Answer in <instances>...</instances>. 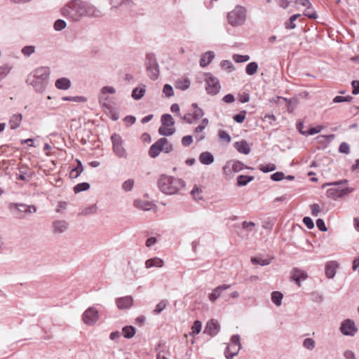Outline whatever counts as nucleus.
Masks as SVG:
<instances>
[{
  "label": "nucleus",
  "instance_id": "nucleus-1",
  "mask_svg": "<svg viewBox=\"0 0 359 359\" xmlns=\"http://www.w3.org/2000/svg\"><path fill=\"white\" fill-rule=\"evenodd\" d=\"M62 15L73 22H79L82 18H100L102 12L93 4L81 0H73L62 9Z\"/></svg>",
  "mask_w": 359,
  "mask_h": 359
},
{
  "label": "nucleus",
  "instance_id": "nucleus-2",
  "mask_svg": "<svg viewBox=\"0 0 359 359\" xmlns=\"http://www.w3.org/2000/svg\"><path fill=\"white\" fill-rule=\"evenodd\" d=\"M50 69L46 67H39L32 70L26 78V83L39 93L45 91L48 83Z\"/></svg>",
  "mask_w": 359,
  "mask_h": 359
},
{
  "label": "nucleus",
  "instance_id": "nucleus-3",
  "mask_svg": "<svg viewBox=\"0 0 359 359\" xmlns=\"http://www.w3.org/2000/svg\"><path fill=\"white\" fill-rule=\"evenodd\" d=\"M157 185L159 190L164 194L175 195L185 187V182L180 178L161 175L157 181Z\"/></svg>",
  "mask_w": 359,
  "mask_h": 359
},
{
  "label": "nucleus",
  "instance_id": "nucleus-4",
  "mask_svg": "<svg viewBox=\"0 0 359 359\" xmlns=\"http://www.w3.org/2000/svg\"><path fill=\"white\" fill-rule=\"evenodd\" d=\"M227 21L232 27H240L246 21V9L241 6H236L227 14Z\"/></svg>",
  "mask_w": 359,
  "mask_h": 359
},
{
  "label": "nucleus",
  "instance_id": "nucleus-5",
  "mask_svg": "<svg viewBox=\"0 0 359 359\" xmlns=\"http://www.w3.org/2000/svg\"><path fill=\"white\" fill-rule=\"evenodd\" d=\"M111 141L112 143V150L114 154L118 158L127 159L128 154L123 147V140L120 135L114 133L111 136Z\"/></svg>",
  "mask_w": 359,
  "mask_h": 359
},
{
  "label": "nucleus",
  "instance_id": "nucleus-6",
  "mask_svg": "<svg viewBox=\"0 0 359 359\" xmlns=\"http://www.w3.org/2000/svg\"><path fill=\"white\" fill-rule=\"evenodd\" d=\"M174 125L175 121L172 116L168 114H163L161 116V126L158 128V133L163 136L172 135L175 133Z\"/></svg>",
  "mask_w": 359,
  "mask_h": 359
},
{
  "label": "nucleus",
  "instance_id": "nucleus-7",
  "mask_svg": "<svg viewBox=\"0 0 359 359\" xmlns=\"http://www.w3.org/2000/svg\"><path fill=\"white\" fill-rule=\"evenodd\" d=\"M241 337L238 334H234L231 337L230 342L228 344L224 354L227 359H233L241 348Z\"/></svg>",
  "mask_w": 359,
  "mask_h": 359
},
{
  "label": "nucleus",
  "instance_id": "nucleus-8",
  "mask_svg": "<svg viewBox=\"0 0 359 359\" xmlns=\"http://www.w3.org/2000/svg\"><path fill=\"white\" fill-rule=\"evenodd\" d=\"M146 65L149 78L151 80L157 79L159 76V69L154 55L148 54L147 55Z\"/></svg>",
  "mask_w": 359,
  "mask_h": 359
},
{
  "label": "nucleus",
  "instance_id": "nucleus-9",
  "mask_svg": "<svg viewBox=\"0 0 359 359\" xmlns=\"http://www.w3.org/2000/svg\"><path fill=\"white\" fill-rule=\"evenodd\" d=\"M205 81V90L208 94L215 95L219 92L221 86L217 78L213 76L210 74H207Z\"/></svg>",
  "mask_w": 359,
  "mask_h": 359
},
{
  "label": "nucleus",
  "instance_id": "nucleus-10",
  "mask_svg": "<svg viewBox=\"0 0 359 359\" xmlns=\"http://www.w3.org/2000/svg\"><path fill=\"white\" fill-rule=\"evenodd\" d=\"M98 318V311L95 307H89L82 316L83 323L88 325H94L97 321Z\"/></svg>",
  "mask_w": 359,
  "mask_h": 359
},
{
  "label": "nucleus",
  "instance_id": "nucleus-11",
  "mask_svg": "<svg viewBox=\"0 0 359 359\" xmlns=\"http://www.w3.org/2000/svg\"><path fill=\"white\" fill-rule=\"evenodd\" d=\"M340 331L344 335L353 337L356 334L358 329L354 321L346 319L341 322Z\"/></svg>",
  "mask_w": 359,
  "mask_h": 359
},
{
  "label": "nucleus",
  "instance_id": "nucleus-12",
  "mask_svg": "<svg viewBox=\"0 0 359 359\" xmlns=\"http://www.w3.org/2000/svg\"><path fill=\"white\" fill-rule=\"evenodd\" d=\"M353 191V189L346 187L344 189L341 188H330L328 189L326 191V195L329 198H332L333 199H337L341 198L344 195H346Z\"/></svg>",
  "mask_w": 359,
  "mask_h": 359
},
{
  "label": "nucleus",
  "instance_id": "nucleus-13",
  "mask_svg": "<svg viewBox=\"0 0 359 359\" xmlns=\"http://www.w3.org/2000/svg\"><path fill=\"white\" fill-rule=\"evenodd\" d=\"M220 330V326L218 322L215 320H210L205 325L204 333L210 335L215 336Z\"/></svg>",
  "mask_w": 359,
  "mask_h": 359
},
{
  "label": "nucleus",
  "instance_id": "nucleus-14",
  "mask_svg": "<svg viewBox=\"0 0 359 359\" xmlns=\"http://www.w3.org/2000/svg\"><path fill=\"white\" fill-rule=\"evenodd\" d=\"M231 287V285L224 284L219 285L212 290V292L209 294L208 299L211 302H215L221 295L224 290H228Z\"/></svg>",
  "mask_w": 359,
  "mask_h": 359
},
{
  "label": "nucleus",
  "instance_id": "nucleus-15",
  "mask_svg": "<svg viewBox=\"0 0 359 359\" xmlns=\"http://www.w3.org/2000/svg\"><path fill=\"white\" fill-rule=\"evenodd\" d=\"M154 144H157V148L158 149H160V152L164 151L165 153L168 154L172 151V145L165 137L160 138Z\"/></svg>",
  "mask_w": 359,
  "mask_h": 359
},
{
  "label": "nucleus",
  "instance_id": "nucleus-16",
  "mask_svg": "<svg viewBox=\"0 0 359 359\" xmlns=\"http://www.w3.org/2000/svg\"><path fill=\"white\" fill-rule=\"evenodd\" d=\"M133 303L131 296H126L116 299V306L119 309H126L130 308Z\"/></svg>",
  "mask_w": 359,
  "mask_h": 359
},
{
  "label": "nucleus",
  "instance_id": "nucleus-17",
  "mask_svg": "<svg viewBox=\"0 0 359 359\" xmlns=\"http://www.w3.org/2000/svg\"><path fill=\"white\" fill-rule=\"evenodd\" d=\"M22 121V115L20 113L11 115L8 121V126L11 130H16L20 127Z\"/></svg>",
  "mask_w": 359,
  "mask_h": 359
},
{
  "label": "nucleus",
  "instance_id": "nucleus-18",
  "mask_svg": "<svg viewBox=\"0 0 359 359\" xmlns=\"http://www.w3.org/2000/svg\"><path fill=\"white\" fill-rule=\"evenodd\" d=\"M307 275L305 271L294 269L291 273V278L298 285H300L302 281L306 280Z\"/></svg>",
  "mask_w": 359,
  "mask_h": 359
},
{
  "label": "nucleus",
  "instance_id": "nucleus-19",
  "mask_svg": "<svg viewBox=\"0 0 359 359\" xmlns=\"http://www.w3.org/2000/svg\"><path fill=\"white\" fill-rule=\"evenodd\" d=\"M144 266L146 269L161 268L164 266V261L160 257H154L146 260Z\"/></svg>",
  "mask_w": 359,
  "mask_h": 359
},
{
  "label": "nucleus",
  "instance_id": "nucleus-20",
  "mask_svg": "<svg viewBox=\"0 0 359 359\" xmlns=\"http://www.w3.org/2000/svg\"><path fill=\"white\" fill-rule=\"evenodd\" d=\"M339 264L336 261H330L325 265V275L328 278H332L336 274Z\"/></svg>",
  "mask_w": 359,
  "mask_h": 359
},
{
  "label": "nucleus",
  "instance_id": "nucleus-21",
  "mask_svg": "<svg viewBox=\"0 0 359 359\" xmlns=\"http://www.w3.org/2000/svg\"><path fill=\"white\" fill-rule=\"evenodd\" d=\"M133 205L135 208L144 211L150 210L154 206L151 202L142 199H135Z\"/></svg>",
  "mask_w": 359,
  "mask_h": 359
},
{
  "label": "nucleus",
  "instance_id": "nucleus-22",
  "mask_svg": "<svg viewBox=\"0 0 359 359\" xmlns=\"http://www.w3.org/2000/svg\"><path fill=\"white\" fill-rule=\"evenodd\" d=\"M116 93V89L113 86H104L100 90V95L99 97V102H107L109 100V97L107 96V94H114Z\"/></svg>",
  "mask_w": 359,
  "mask_h": 359
},
{
  "label": "nucleus",
  "instance_id": "nucleus-23",
  "mask_svg": "<svg viewBox=\"0 0 359 359\" xmlns=\"http://www.w3.org/2000/svg\"><path fill=\"white\" fill-rule=\"evenodd\" d=\"M53 232L55 233H62L68 228V224L65 220H56L53 223Z\"/></svg>",
  "mask_w": 359,
  "mask_h": 359
},
{
  "label": "nucleus",
  "instance_id": "nucleus-24",
  "mask_svg": "<svg viewBox=\"0 0 359 359\" xmlns=\"http://www.w3.org/2000/svg\"><path fill=\"white\" fill-rule=\"evenodd\" d=\"M71 84L70 80L66 77L57 79L55 83V86L57 89L63 90H68L71 87Z\"/></svg>",
  "mask_w": 359,
  "mask_h": 359
},
{
  "label": "nucleus",
  "instance_id": "nucleus-25",
  "mask_svg": "<svg viewBox=\"0 0 359 359\" xmlns=\"http://www.w3.org/2000/svg\"><path fill=\"white\" fill-rule=\"evenodd\" d=\"M215 57V55L213 51H208L203 54L200 60L201 67H205L208 65L212 61Z\"/></svg>",
  "mask_w": 359,
  "mask_h": 359
},
{
  "label": "nucleus",
  "instance_id": "nucleus-26",
  "mask_svg": "<svg viewBox=\"0 0 359 359\" xmlns=\"http://www.w3.org/2000/svg\"><path fill=\"white\" fill-rule=\"evenodd\" d=\"M234 147L241 154H248L250 152V148L248 142L245 140L235 142Z\"/></svg>",
  "mask_w": 359,
  "mask_h": 359
},
{
  "label": "nucleus",
  "instance_id": "nucleus-27",
  "mask_svg": "<svg viewBox=\"0 0 359 359\" xmlns=\"http://www.w3.org/2000/svg\"><path fill=\"white\" fill-rule=\"evenodd\" d=\"M214 156L209 151L202 152L199 156V161L203 165H210L214 162Z\"/></svg>",
  "mask_w": 359,
  "mask_h": 359
},
{
  "label": "nucleus",
  "instance_id": "nucleus-28",
  "mask_svg": "<svg viewBox=\"0 0 359 359\" xmlns=\"http://www.w3.org/2000/svg\"><path fill=\"white\" fill-rule=\"evenodd\" d=\"M191 85V81L188 78H182L176 81L175 87L182 90H187Z\"/></svg>",
  "mask_w": 359,
  "mask_h": 359
},
{
  "label": "nucleus",
  "instance_id": "nucleus-29",
  "mask_svg": "<svg viewBox=\"0 0 359 359\" xmlns=\"http://www.w3.org/2000/svg\"><path fill=\"white\" fill-rule=\"evenodd\" d=\"M146 93L145 86L135 88L132 91V97L135 100H139L144 97Z\"/></svg>",
  "mask_w": 359,
  "mask_h": 359
},
{
  "label": "nucleus",
  "instance_id": "nucleus-30",
  "mask_svg": "<svg viewBox=\"0 0 359 359\" xmlns=\"http://www.w3.org/2000/svg\"><path fill=\"white\" fill-rule=\"evenodd\" d=\"M191 107L194 109L191 116H193L196 121H198L204 116L203 110L200 108L196 103H192Z\"/></svg>",
  "mask_w": 359,
  "mask_h": 359
},
{
  "label": "nucleus",
  "instance_id": "nucleus-31",
  "mask_svg": "<svg viewBox=\"0 0 359 359\" xmlns=\"http://www.w3.org/2000/svg\"><path fill=\"white\" fill-rule=\"evenodd\" d=\"M253 180V176L240 175L237 177V185L238 187H244Z\"/></svg>",
  "mask_w": 359,
  "mask_h": 359
},
{
  "label": "nucleus",
  "instance_id": "nucleus-32",
  "mask_svg": "<svg viewBox=\"0 0 359 359\" xmlns=\"http://www.w3.org/2000/svg\"><path fill=\"white\" fill-rule=\"evenodd\" d=\"M76 162L78 163V165L76 168L72 169L69 174L70 177L72 179L77 178L83 170L81 162L79 160H76Z\"/></svg>",
  "mask_w": 359,
  "mask_h": 359
},
{
  "label": "nucleus",
  "instance_id": "nucleus-33",
  "mask_svg": "<svg viewBox=\"0 0 359 359\" xmlns=\"http://www.w3.org/2000/svg\"><path fill=\"white\" fill-rule=\"evenodd\" d=\"M13 69V66L8 63L0 67V81L5 79Z\"/></svg>",
  "mask_w": 359,
  "mask_h": 359
},
{
  "label": "nucleus",
  "instance_id": "nucleus-34",
  "mask_svg": "<svg viewBox=\"0 0 359 359\" xmlns=\"http://www.w3.org/2000/svg\"><path fill=\"white\" fill-rule=\"evenodd\" d=\"M191 195L196 201H201L203 198L202 189L196 185H195L193 189L191 191Z\"/></svg>",
  "mask_w": 359,
  "mask_h": 359
},
{
  "label": "nucleus",
  "instance_id": "nucleus-35",
  "mask_svg": "<svg viewBox=\"0 0 359 359\" xmlns=\"http://www.w3.org/2000/svg\"><path fill=\"white\" fill-rule=\"evenodd\" d=\"M283 294L278 291H274L271 293V301L277 306H280L282 304Z\"/></svg>",
  "mask_w": 359,
  "mask_h": 359
},
{
  "label": "nucleus",
  "instance_id": "nucleus-36",
  "mask_svg": "<svg viewBox=\"0 0 359 359\" xmlns=\"http://www.w3.org/2000/svg\"><path fill=\"white\" fill-rule=\"evenodd\" d=\"M258 70V65L255 62H250L247 65L245 72L248 75L252 76L257 73Z\"/></svg>",
  "mask_w": 359,
  "mask_h": 359
},
{
  "label": "nucleus",
  "instance_id": "nucleus-37",
  "mask_svg": "<svg viewBox=\"0 0 359 359\" xmlns=\"http://www.w3.org/2000/svg\"><path fill=\"white\" fill-rule=\"evenodd\" d=\"M62 100L74 102H86L88 99L84 96H65L62 97Z\"/></svg>",
  "mask_w": 359,
  "mask_h": 359
},
{
  "label": "nucleus",
  "instance_id": "nucleus-38",
  "mask_svg": "<svg viewBox=\"0 0 359 359\" xmlns=\"http://www.w3.org/2000/svg\"><path fill=\"white\" fill-rule=\"evenodd\" d=\"M122 334L125 338H132L135 334V329L133 326H126L122 329Z\"/></svg>",
  "mask_w": 359,
  "mask_h": 359
},
{
  "label": "nucleus",
  "instance_id": "nucleus-39",
  "mask_svg": "<svg viewBox=\"0 0 359 359\" xmlns=\"http://www.w3.org/2000/svg\"><path fill=\"white\" fill-rule=\"evenodd\" d=\"M229 161L231 165V169L233 170L234 172H238L245 168L244 164L239 161L232 160ZM246 168H248V167H246Z\"/></svg>",
  "mask_w": 359,
  "mask_h": 359
},
{
  "label": "nucleus",
  "instance_id": "nucleus-40",
  "mask_svg": "<svg viewBox=\"0 0 359 359\" xmlns=\"http://www.w3.org/2000/svg\"><path fill=\"white\" fill-rule=\"evenodd\" d=\"M36 51L34 46H25L21 50V53L25 57H29Z\"/></svg>",
  "mask_w": 359,
  "mask_h": 359
},
{
  "label": "nucleus",
  "instance_id": "nucleus-41",
  "mask_svg": "<svg viewBox=\"0 0 359 359\" xmlns=\"http://www.w3.org/2000/svg\"><path fill=\"white\" fill-rule=\"evenodd\" d=\"M251 262L253 264H259L261 266H267L270 264L271 260L269 259H264L262 257H252L251 259Z\"/></svg>",
  "mask_w": 359,
  "mask_h": 359
},
{
  "label": "nucleus",
  "instance_id": "nucleus-42",
  "mask_svg": "<svg viewBox=\"0 0 359 359\" xmlns=\"http://www.w3.org/2000/svg\"><path fill=\"white\" fill-rule=\"evenodd\" d=\"M300 16V14H294L290 16L288 22L285 23V28L288 29H293L296 27L294 21Z\"/></svg>",
  "mask_w": 359,
  "mask_h": 359
},
{
  "label": "nucleus",
  "instance_id": "nucleus-43",
  "mask_svg": "<svg viewBox=\"0 0 359 359\" xmlns=\"http://www.w3.org/2000/svg\"><path fill=\"white\" fill-rule=\"evenodd\" d=\"M302 346L307 350L312 351L316 346V342L311 338H306L303 341Z\"/></svg>",
  "mask_w": 359,
  "mask_h": 359
},
{
  "label": "nucleus",
  "instance_id": "nucleus-44",
  "mask_svg": "<svg viewBox=\"0 0 359 359\" xmlns=\"http://www.w3.org/2000/svg\"><path fill=\"white\" fill-rule=\"evenodd\" d=\"M250 57L248 55L234 54L233 55V60L237 63L245 62L250 60Z\"/></svg>",
  "mask_w": 359,
  "mask_h": 359
},
{
  "label": "nucleus",
  "instance_id": "nucleus-45",
  "mask_svg": "<svg viewBox=\"0 0 359 359\" xmlns=\"http://www.w3.org/2000/svg\"><path fill=\"white\" fill-rule=\"evenodd\" d=\"M220 65L223 69H224L229 72H231L234 69L233 65L230 60H222L220 63Z\"/></svg>",
  "mask_w": 359,
  "mask_h": 359
},
{
  "label": "nucleus",
  "instance_id": "nucleus-46",
  "mask_svg": "<svg viewBox=\"0 0 359 359\" xmlns=\"http://www.w3.org/2000/svg\"><path fill=\"white\" fill-rule=\"evenodd\" d=\"M90 188V184L88 182H82L76 184L74 187V191L75 193H79L81 191H86Z\"/></svg>",
  "mask_w": 359,
  "mask_h": 359
},
{
  "label": "nucleus",
  "instance_id": "nucleus-47",
  "mask_svg": "<svg viewBox=\"0 0 359 359\" xmlns=\"http://www.w3.org/2000/svg\"><path fill=\"white\" fill-rule=\"evenodd\" d=\"M324 128L323 126H318L316 127H313L309 129L306 132H302L300 130L301 133L306 135H313L320 133Z\"/></svg>",
  "mask_w": 359,
  "mask_h": 359
},
{
  "label": "nucleus",
  "instance_id": "nucleus-48",
  "mask_svg": "<svg viewBox=\"0 0 359 359\" xmlns=\"http://www.w3.org/2000/svg\"><path fill=\"white\" fill-rule=\"evenodd\" d=\"M276 169V166L273 163H269V164L259 165V170L264 173H267V172L273 171Z\"/></svg>",
  "mask_w": 359,
  "mask_h": 359
},
{
  "label": "nucleus",
  "instance_id": "nucleus-49",
  "mask_svg": "<svg viewBox=\"0 0 359 359\" xmlns=\"http://www.w3.org/2000/svg\"><path fill=\"white\" fill-rule=\"evenodd\" d=\"M304 15L311 19H316L318 15L311 6H306Z\"/></svg>",
  "mask_w": 359,
  "mask_h": 359
},
{
  "label": "nucleus",
  "instance_id": "nucleus-50",
  "mask_svg": "<svg viewBox=\"0 0 359 359\" xmlns=\"http://www.w3.org/2000/svg\"><path fill=\"white\" fill-rule=\"evenodd\" d=\"M134 186V180L132 179L127 180L122 184V189L125 191H130L133 189Z\"/></svg>",
  "mask_w": 359,
  "mask_h": 359
},
{
  "label": "nucleus",
  "instance_id": "nucleus-51",
  "mask_svg": "<svg viewBox=\"0 0 359 359\" xmlns=\"http://www.w3.org/2000/svg\"><path fill=\"white\" fill-rule=\"evenodd\" d=\"M67 26V23L65 20L59 19L57 20L54 23V29L56 31H61L65 29Z\"/></svg>",
  "mask_w": 359,
  "mask_h": 359
},
{
  "label": "nucleus",
  "instance_id": "nucleus-52",
  "mask_svg": "<svg viewBox=\"0 0 359 359\" xmlns=\"http://www.w3.org/2000/svg\"><path fill=\"white\" fill-rule=\"evenodd\" d=\"M163 93L168 97H170L174 95V90L170 84H165L163 88Z\"/></svg>",
  "mask_w": 359,
  "mask_h": 359
},
{
  "label": "nucleus",
  "instance_id": "nucleus-53",
  "mask_svg": "<svg viewBox=\"0 0 359 359\" xmlns=\"http://www.w3.org/2000/svg\"><path fill=\"white\" fill-rule=\"evenodd\" d=\"M160 154V149H158L157 144H153L149 150V155L151 158L157 157Z\"/></svg>",
  "mask_w": 359,
  "mask_h": 359
},
{
  "label": "nucleus",
  "instance_id": "nucleus-54",
  "mask_svg": "<svg viewBox=\"0 0 359 359\" xmlns=\"http://www.w3.org/2000/svg\"><path fill=\"white\" fill-rule=\"evenodd\" d=\"M167 301L162 300L156 306L155 309L154 310V313L159 314L166 306Z\"/></svg>",
  "mask_w": 359,
  "mask_h": 359
},
{
  "label": "nucleus",
  "instance_id": "nucleus-55",
  "mask_svg": "<svg viewBox=\"0 0 359 359\" xmlns=\"http://www.w3.org/2000/svg\"><path fill=\"white\" fill-rule=\"evenodd\" d=\"M201 327H202L201 323L199 320H196L194 323L192 327H191V330H192L191 334L194 335V334H198L201 330Z\"/></svg>",
  "mask_w": 359,
  "mask_h": 359
},
{
  "label": "nucleus",
  "instance_id": "nucleus-56",
  "mask_svg": "<svg viewBox=\"0 0 359 359\" xmlns=\"http://www.w3.org/2000/svg\"><path fill=\"white\" fill-rule=\"evenodd\" d=\"M218 136L220 140H224L227 143L231 142V136L225 130H219V133H218Z\"/></svg>",
  "mask_w": 359,
  "mask_h": 359
},
{
  "label": "nucleus",
  "instance_id": "nucleus-57",
  "mask_svg": "<svg viewBox=\"0 0 359 359\" xmlns=\"http://www.w3.org/2000/svg\"><path fill=\"white\" fill-rule=\"evenodd\" d=\"M223 172L226 176H231L233 172V170L231 169V165L230 161L226 162L225 165L222 168Z\"/></svg>",
  "mask_w": 359,
  "mask_h": 359
},
{
  "label": "nucleus",
  "instance_id": "nucleus-58",
  "mask_svg": "<svg viewBox=\"0 0 359 359\" xmlns=\"http://www.w3.org/2000/svg\"><path fill=\"white\" fill-rule=\"evenodd\" d=\"M97 207L96 206V205H92L85 208L83 210L82 214L85 215H90V214H95L97 212Z\"/></svg>",
  "mask_w": 359,
  "mask_h": 359
},
{
  "label": "nucleus",
  "instance_id": "nucleus-59",
  "mask_svg": "<svg viewBox=\"0 0 359 359\" xmlns=\"http://www.w3.org/2000/svg\"><path fill=\"white\" fill-rule=\"evenodd\" d=\"M339 151L342 154H348L350 153V147L346 142H342L339 145Z\"/></svg>",
  "mask_w": 359,
  "mask_h": 359
},
{
  "label": "nucleus",
  "instance_id": "nucleus-60",
  "mask_svg": "<svg viewBox=\"0 0 359 359\" xmlns=\"http://www.w3.org/2000/svg\"><path fill=\"white\" fill-rule=\"evenodd\" d=\"M285 178V175L282 172H276L271 175V179L273 181L278 182Z\"/></svg>",
  "mask_w": 359,
  "mask_h": 359
},
{
  "label": "nucleus",
  "instance_id": "nucleus-61",
  "mask_svg": "<svg viewBox=\"0 0 359 359\" xmlns=\"http://www.w3.org/2000/svg\"><path fill=\"white\" fill-rule=\"evenodd\" d=\"M233 118L236 122L242 123L245 118V111H242L238 114H236L233 116Z\"/></svg>",
  "mask_w": 359,
  "mask_h": 359
},
{
  "label": "nucleus",
  "instance_id": "nucleus-62",
  "mask_svg": "<svg viewBox=\"0 0 359 359\" xmlns=\"http://www.w3.org/2000/svg\"><path fill=\"white\" fill-rule=\"evenodd\" d=\"M193 142V137L191 135L184 136L182 139V144L184 147H189Z\"/></svg>",
  "mask_w": 359,
  "mask_h": 359
},
{
  "label": "nucleus",
  "instance_id": "nucleus-63",
  "mask_svg": "<svg viewBox=\"0 0 359 359\" xmlns=\"http://www.w3.org/2000/svg\"><path fill=\"white\" fill-rule=\"evenodd\" d=\"M304 224L306 226V227L309 229H312L314 227V223L311 218L309 217H305L303 219Z\"/></svg>",
  "mask_w": 359,
  "mask_h": 359
},
{
  "label": "nucleus",
  "instance_id": "nucleus-64",
  "mask_svg": "<svg viewBox=\"0 0 359 359\" xmlns=\"http://www.w3.org/2000/svg\"><path fill=\"white\" fill-rule=\"evenodd\" d=\"M351 86L353 88L352 93L353 95L359 94V81H353L351 82Z\"/></svg>",
  "mask_w": 359,
  "mask_h": 359
}]
</instances>
